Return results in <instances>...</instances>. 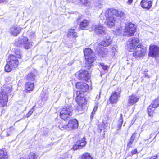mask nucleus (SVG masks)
I'll list each match as a JSON object with an SVG mask.
<instances>
[{
  "instance_id": "423d86ee",
  "label": "nucleus",
  "mask_w": 159,
  "mask_h": 159,
  "mask_svg": "<svg viewBox=\"0 0 159 159\" xmlns=\"http://www.w3.org/2000/svg\"><path fill=\"white\" fill-rule=\"evenodd\" d=\"M73 108L71 105H67L62 108L59 113V117L65 121L69 119L73 114Z\"/></svg>"
},
{
  "instance_id": "9b49d317",
  "label": "nucleus",
  "mask_w": 159,
  "mask_h": 159,
  "mask_svg": "<svg viewBox=\"0 0 159 159\" xmlns=\"http://www.w3.org/2000/svg\"><path fill=\"white\" fill-rule=\"evenodd\" d=\"M148 56L156 57L159 56V47L157 45L151 44L149 48Z\"/></svg>"
},
{
  "instance_id": "aec40b11",
  "label": "nucleus",
  "mask_w": 159,
  "mask_h": 159,
  "mask_svg": "<svg viewBox=\"0 0 159 159\" xmlns=\"http://www.w3.org/2000/svg\"><path fill=\"white\" fill-rule=\"evenodd\" d=\"M9 30L11 35L14 36H17L21 31V28L16 25L12 26Z\"/></svg>"
},
{
  "instance_id": "6ab92c4d",
  "label": "nucleus",
  "mask_w": 159,
  "mask_h": 159,
  "mask_svg": "<svg viewBox=\"0 0 159 159\" xmlns=\"http://www.w3.org/2000/svg\"><path fill=\"white\" fill-rule=\"evenodd\" d=\"M139 97L136 94H132L129 96L128 100V104L129 106L133 105L136 104L139 101Z\"/></svg>"
},
{
  "instance_id": "e433bc0d",
  "label": "nucleus",
  "mask_w": 159,
  "mask_h": 159,
  "mask_svg": "<svg viewBox=\"0 0 159 159\" xmlns=\"http://www.w3.org/2000/svg\"><path fill=\"white\" fill-rule=\"evenodd\" d=\"M134 141L129 139V141L127 143V148L128 149L131 148V145L133 144Z\"/></svg>"
},
{
  "instance_id": "6e6552de",
  "label": "nucleus",
  "mask_w": 159,
  "mask_h": 159,
  "mask_svg": "<svg viewBox=\"0 0 159 159\" xmlns=\"http://www.w3.org/2000/svg\"><path fill=\"white\" fill-rule=\"evenodd\" d=\"M139 39L137 38L133 37L129 40L127 42V49L128 51H131L135 48L139 46H142L140 43Z\"/></svg>"
},
{
  "instance_id": "ea45409f",
  "label": "nucleus",
  "mask_w": 159,
  "mask_h": 159,
  "mask_svg": "<svg viewBox=\"0 0 159 159\" xmlns=\"http://www.w3.org/2000/svg\"><path fill=\"white\" fill-rule=\"evenodd\" d=\"M136 134V133H134L132 136H131L130 139V140H132L133 141H134L135 138V134Z\"/></svg>"
},
{
  "instance_id": "f257e3e1",
  "label": "nucleus",
  "mask_w": 159,
  "mask_h": 159,
  "mask_svg": "<svg viewBox=\"0 0 159 159\" xmlns=\"http://www.w3.org/2000/svg\"><path fill=\"white\" fill-rule=\"evenodd\" d=\"M75 87L78 90L76 92L75 102L82 109H84L86 107L88 102L85 97L84 93H89L92 89V88L83 81L76 82Z\"/></svg>"
},
{
  "instance_id": "20e7f679",
  "label": "nucleus",
  "mask_w": 159,
  "mask_h": 159,
  "mask_svg": "<svg viewBox=\"0 0 159 159\" xmlns=\"http://www.w3.org/2000/svg\"><path fill=\"white\" fill-rule=\"evenodd\" d=\"M112 43V40L109 37L106 36L103 40L100 42L98 44L97 48V53L99 56L103 57L107 52V50L105 47L110 46Z\"/></svg>"
},
{
  "instance_id": "0eeeda50",
  "label": "nucleus",
  "mask_w": 159,
  "mask_h": 159,
  "mask_svg": "<svg viewBox=\"0 0 159 159\" xmlns=\"http://www.w3.org/2000/svg\"><path fill=\"white\" fill-rule=\"evenodd\" d=\"M83 52L85 61V65L91 67L92 66V64L96 59L93 55V51L90 48H86L84 49Z\"/></svg>"
},
{
  "instance_id": "c9c22d12",
  "label": "nucleus",
  "mask_w": 159,
  "mask_h": 159,
  "mask_svg": "<svg viewBox=\"0 0 159 159\" xmlns=\"http://www.w3.org/2000/svg\"><path fill=\"white\" fill-rule=\"evenodd\" d=\"M99 65L102 67V69L104 70H107L109 68V66L107 65H105L102 63H99Z\"/></svg>"
},
{
  "instance_id": "2f4dec72",
  "label": "nucleus",
  "mask_w": 159,
  "mask_h": 159,
  "mask_svg": "<svg viewBox=\"0 0 159 159\" xmlns=\"http://www.w3.org/2000/svg\"><path fill=\"white\" fill-rule=\"evenodd\" d=\"M23 38L22 39H20L15 42L14 46L17 47H20L23 44Z\"/></svg>"
},
{
  "instance_id": "cd10ccee",
  "label": "nucleus",
  "mask_w": 159,
  "mask_h": 159,
  "mask_svg": "<svg viewBox=\"0 0 159 159\" xmlns=\"http://www.w3.org/2000/svg\"><path fill=\"white\" fill-rule=\"evenodd\" d=\"M8 155L6 150L3 149H0V159H6Z\"/></svg>"
},
{
  "instance_id": "b1692460",
  "label": "nucleus",
  "mask_w": 159,
  "mask_h": 159,
  "mask_svg": "<svg viewBox=\"0 0 159 159\" xmlns=\"http://www.w3.org/2000/svg\"><path fill=\"white\" fill-rule=\"evenodd\" d=\"M35 75L32 72L28 73L26 76V80L27 81L32 82L35 80Z\"/></svg>"
},
{
  "instance_id": "72a5a7b5",
  "label": "nucleus",
  "mask_w": 159,
  "mask_h": 159,
  "mask_svg": "<svg viewBox=\"0 0 159 159\" xmlns=\"http://www.w3.org/2000/svg\"><path fill=\"white\" fill-rule=\"evenodd\" d=\"M36 107L35 105H34L33 107L26 114L25 117L28 118L33 113L34 110V108Z\"/></svg>"
},
{
  "instance_id": "c03bdc74",
  "label": "nucleus",
  "mask_w": 159,
  "mask_h": 159,
  "mask_svg": "<svg viewBox=\"0 0 159 159\" xmlns=\"http://www.w3.org/2000/svg\"><path fill=\"white\" fill-rule=\"evenodd\" d=\"M6 0H0V3H3L4 2L6 1Z\"/></svg>"
},
{
  "instance_id": "7c9ffc66",
  "label": "nucleus",
  "mask_w": 159,
  "mask_h": 159,
  "mask_svg": "<svg viewBox=\"0 0 159 159\" xmlns=\"http://www.w3.org/2000/svg\"><path fill=\"white\" fill-rule=\"evenodd\" d=\"M58 127L62 130L68 129V124H65L63 122H61L59 123Z\"/></svg>"
},
{
  "instance_id": "4be33fe9",
  "label": "nucleus",
  "mask_w": 159,
  "mask_h": 159,
  "mask_svg": "<svg viewBox=\"0 0 159 159\" xmlns=\"http://www.w3.org/2000/svg\"><path fill=\"white\" fill-rule=\"evenodd\" d=\"M155 109L154 107H152L149 106L148 107L147 111L148 117L151 118L154 117L156 113Z\"/></svg>"
},
{
  "instance_id": "f3484780",
  "label": "nucleus",
  "mask_w": 159,
  "mask_h": 159,
  "mask_svg": "<svg viewBox=\"0 0 159 159\" xmlns=\"http://www.w3.org/2000/svg\"><path fill=\"white\" fill-rule=\"evenodd\" d=\"M34 88L35 86L34 82L27 81L25 84L24 91L26 93H29L33 91Z\"/></svg>"
},
{
  "instance_id": "a18cd8bd",
  "label": "nucleus",
  "mask_w": 159,
  "mask_h": 159,
  "mask_svg": "<svg viewBox=\"0 0 159 159\" xmlns=\"http://www.w3.org/2000/svg\"><path fill=\"white\" fill-rule=\"evenodd\" d=\"M19 159H26L24 157H20Z\"/></svg>"
},
{
  "instance_id": "1a4fd4ad",
  "label": "nucleus",
  "mask_w": 159,
  "mask_h": 159,
  "mask_svg": "<svg viewBox=\"0 0 159 159\" xmlns=\"http://www.w3.org/2000/svg\"><path fill=\"white\" fill-rule=\"evenodd\" d=\"M142 46H139L135 48L131 51H128L129 52H133L132 55L135 58L140 57L145 55L146 52V49L145 48H143Z\"/></svg>"
},
{
  "instance_id": "dca6fc26",
  "label": "nucleus",
  "mask_w": 159,
  "mask_h": 159,
  "mask_svg": "<svg viewBox=\"0 0 159 159\" xmlns=\"http://www.w3.org/2000/svg\"><path fill=\"white\" fill-rule=\"evenodd\" d=\"M136 31L135 25L133 23H129L126 27V32L129 36H133Z\"/></svg>"
},
{
  "instance_id": "a878e982",
  "label": "nucleus",
  "mask_w": 159,
  "mask_h": 159,
  "mask_svg": "<svg viewBox=\"0 0 159 159\" xmlns=\"http://www.w3.org/2000/svg\"><path fill=\"white\" fill-rule=\"evenodd\" d=\"M14 56L15 57L16 59L18 60L19 59H21L22 58L23 56L20 50L18 49H15L14 51Z\"/></svg>"
},
{
  "instance_id": "bb28decb",
  "label": "nucleus",
  "mask_w": 159,
  "mask_h": 159,
  "mask_svg": "<svg viewBox=\"0 0 159 159\" xmlns=\"http://www.w3.org/2000/svg\"><path fill=\"white\" fill-rule=\"evenodd\" d=\"M149 106L155 109L157 108L159 106V97L153 100Z\"/></svg>"
},
{
  "instance_id": "39448f33",
  "label": "nucleus",
  "mask_w": 159,
  "mask_h": 159,
  "mask_svg": "<svg viewBox=\"0 0 159 159\" xmlns=\"http://www.w3.org/2000/svg\"><path fill=\"white\" fill-rule=\"evenodd\" d=\"M6 61L4 70L6 72H11L12 70L17 68L19 64L18 60L16 58L13 54H11L8 55Z\"/></svg>"
},
{
  "instance_id": "2eb2a0df",
  "label": "nucleus",
  "mask_w": 159,
  "mask_h": 159,
  "mask_svg": "<svg viewBox=\"0 0 159 159\" xmlns=\"http://www.w3.org/2000/svg\"><path fill=\"white\" fill-rule=\"evenodd\" d=\"M85 139V138L84 137L81 139H79L76 142V144L73 145L72 149L74 150H76L82 148L86 144Z\"/></svg>"
},
{
  "instance_id": "473e14b6",
  "label": "nucleus",
  "mask_w": 159,
  "mask_h": 159,
  "mask_svg": "<svg viewBox=\"0 0 159 159\" xmlns=\"http://www.w3.org/2000/svg\"><path fill=\"white\" fill-rule=\"evenodd\" d=\"M27 159H38L37 156L35 153L30 152L28 156Z\"/></svg>"
},
{
  "instance_id": "f704fd0d",
  "label": "nucleus",
  "mask_w": 159,
  "mask_h": 159,
  "mask_svg": "<svg viewBox=\"0 0 159 159\" xmlns=\"http://www.w3.org/2000/svg\"><path fill=\"white\" fill-rule=\"evenodd\" d=\"M81 4L85 6H89L90 4V0H80Z\"/></svg>"
},
{
  "instance_id": "393cba45",
  "label": "nucleus",
  "mask_w": 159,
  "mask_h": 159,
  "mask_svg": "<svg viewBox=\"0 0 159 159\" xmlns=\"http://www.w3.org/2000/svg\"><path fill=\"white\" fill-rule=\"evenodd\" d=\"M108 126L107 123H104L102 122L101 123L99 124L98 127V130L99 131L100 133L102 131L104 130L105 132L106 131L105 129Z\"/></svg>"
},
{
  "instance_id": "9d476101",
  "label": "nucleus",
  "mask_w": 159,
  "mask_h": 159,
  "mask_svg": "<svg viewBox=\"0 0 159 159\" xmlns=\"http://www.w3.org/2000/svg\"><path fill=\"white\" fill-rule=\"evenodd\" d=\"M121 90L119 88L117 89L112 92L109 98L110 104H114L117 103L119 98L120 97Z\"/></svg>"
},
{
  "instance_id": "58836bf2",
  "label": "nucleus",
  "mask_w": 159,
  "mask_h": 159,
  "mask_svg": "<svg viewBox=\"0 0 159 159\" xmlns=\"http://www.w3.org/2000/svg\"><path fill=\"white\" fill-rule=\"evenodd\" d=\"M130 153L131 154V156L134 154H137L138 153L137 149L136 148L133 149L130 152Z\"/></svg>"
},
{
  "instance_id": "4c0bfd02",
  "label": "nucleus",
  "mask_w": 159,
  "mask_h": 159,
  "mask_svg": "<svg viewBox=\"0 0 159 159\" xmlns=\"http://www.w3.org/2000/svg\"><path fill=\"white\" fill-rule=\"evenodd\" d=\"M97 107H95L93 108L91 115V118H93V117L94 115L95 114V112L97 110Z\"/></svg>"
},
{
  "instance_id": "4468645a",
  "label": "nucleus",
  "mask_w": 159,
  "mask_h": 159,
  "mask_svg": "<svg viewBox=\"0 0 159 159\" xmlns=\"http://www.w3.org/2000/svg\"><path fill=\"white\" fill-rule=\"evenodd\" d=\"M78 77L80 80H81L87 82L90 78V75L87 70H81L78 72Z\"/></svg>"
},
{
  "instance_id": "37998d69",
  "label": "nucleus",
  "mask_w": 159,
  "mask_h": 159,
  "mask_svg": "<svg viewBox=\"0 0 159 159\" xmlns=\"http://www.w3.org/2000/svg\"><path fill=\"white\" fill-rule=\"evenodd\" d=\"M144 77L145 78H149L150 76L149 75L146 74L144 75Z\"/></svg>"
},
{
  "instance_id": "c85d7f7f",
  "label": "nucleus",
  "mask_w": 159,
  "mask_h": 159,
  "mask_svg": "<svg viewBox=\"0 0 159 159\" xmlns=\"http://www.w3.org/2000/svg\"><path fill=\"white\" fill-rule=\"evenodd\" d=\"M80 159H93L91 154L88 152H85L82 154Z\"/></svg>"
},
{
  "instance_id": "412c9836",
  "label": "nucleus",
  "mask_w": 159,
  "mask_h": 159,
  "mask_svg": "<svg viewBox=\"0 0 159 159\" xmlns=\"http://www.w3.org/2000/svg\"><path fill=\"white\" fill-rule=\"evenodd\" d=\"M67 36L68 38H70L72 37L73 39L75 40L78 37L77 33L76 32L75 29L70 28L69 29L67 34Z\"/></svg>"
},
{
  "instance_id": "7ed1b4c3",
  "label": "nucleus",
  "mask_w": 159,
  "mask_h": 159,
  "mask_svg": "<svg viewBox=\"0 0 159 159\" xmlns=\"http://www.w3.org/2000/svg\"><path fill=\"white\" fill-rule=\"evenodd\" d=\"M12 86L11 85H4L0 92V107L7 106L8 100V94L12 91Z\"/></svg>"
},
{
  "instance_id": "c756f323",
  "label": "nucleus",
  "mask_w": 159,
  "mask_h": 159,
  "mask_svg": "<svg viewBox=\"0 0 159 159\" xmlns=\"http://www.w3.org/2000/svg\"><path fill=\"white\" fill-rule=\"evenodd\" d=\"M123 122V119L122 116V114H121L119 119L118 121V124L117 125V130H120L121 128Z\"/></svg>"
},
{
  "instance_id": "a211bd4d",
  "label": "nucleus",
  "mask_w": 159,
  "mask_h": 159,
  "mask_svg": "<svg viewBox=\"0 0 159 159\" xmlns=\"http://www.w3.org/2000/svg\"><path fill=\"white\" fill-rule=\"evenodd\" d=\"M67 124L68 129L71 130L77 128L79 125L78 121L75 118L69 120Z\"/></svg>"
},
{
  "instance_id": "5701e85b",
  "label": "nucleus",
  "mask_w": 159,
  "mask_h": 159,
  "mask_svg": "<svg viewBox=\"0 0 159 159\" xmlns=\"http://www.w3.org/2000/svg\"><path fill=\"white\" fill-rule=\"evenodd\" d=\"M23 43L24 48L26 49L30 48L32 46V43L28 42V39L26 37H24L23 38Z\"/></svg>"
},
{
  "instance_id": "ddd939ff",
  "label": "nucleus",
  "mask_w": 159,
  "mask_h": 159,
  "mask_svg": "<svg viewBox=\"0 0 159 159\" xmlns=\"http://www.w3.org/2000/svg\"><path fill=\"white\" fill-rule=\"evenodd\" d=\"M94 32L98 35H104L106 34V29L104 26L100 24L93 25Z\"/></svg>"
},
{
  "instance_id": "79ce46f5",
  "label": "nucleus",
  "mask_w": 159,
  "mask_h": 159,
  "mask_svg": "<svg viewBox=\"0 0 159 159\" xmlns=\"http://www.w3.org/2000/svg\"><path fill=\"white\" fill-rule=\"evenodd\" d=\"M133 0H128L127 2V3L130 4L132 3Z\"/></svg>"
},
{
  "instance_id": "f8f14e48",
  "label": "nucleus",
  "mask_w": 159,
  "mask_h": 159,
  "mask_svg": "<svg viewBox=\"0 0 159 159\" xmlns=\"http://www.w3.org/2000/svg\"><path fill=\"white\" fill-rule=\"evenodd\" d=\"M82 19V17L81 16H79L76 19V22L77 23L80 22L79 25L80 30H85L89 26L90 22L89 20L86 19H84L80 21Z\"/></svg>"
},
{
  "instance_id": "f03ea898",
  "label": "nucleus",
  "mask_w": 159,
  "mask_h": 159,
  "mask_svg": "<svg viewBox=\"0 0 159 159\" xmlns=\"http://www.w3.org/2000/svg\"><path fill=\"white\" fill-rule=\"evenodd\" d=\"M104 16L106 18L105 23L107 26L111 28L115 26V17H121L124 16V13L113 8H109L107 9Z\"/></svg>"
},
{
  "instance_id": "a19ab883",
  "label": "nucleus",
  "mask_w": 159,
  "mask_h": 159,
  "mask_svg": "<svg viewBox=\"0 0 159 159\" xmlns=\"http://www.w3.org/2000/svg\"><path fill=\"white\" fill-rule=\"evenodd\" d=\"M158 158L157 155H152L149 157V159H157Z\"/></svg>"
}]
</instances>
